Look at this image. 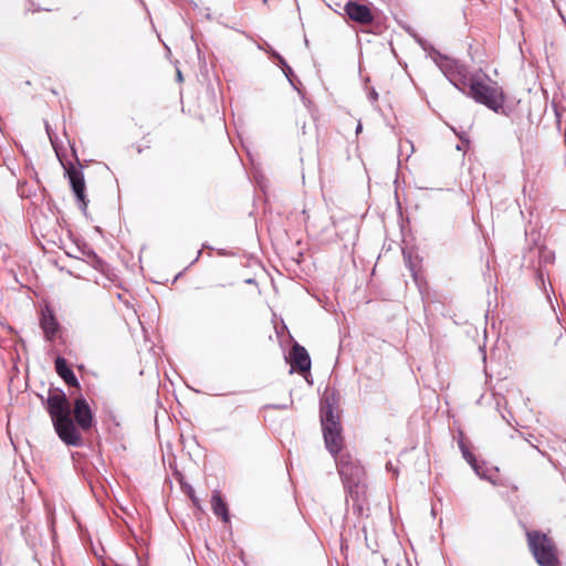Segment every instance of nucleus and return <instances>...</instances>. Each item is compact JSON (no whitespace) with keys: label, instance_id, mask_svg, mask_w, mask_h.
<instances>
[{"label":"nucleus","instance_id":"1","mask_svg":"<svg viewBox=\"0 0 566 566\" xmlns=\"http://www.w3.org/2000/svg\"><path fill=\"white\" fill-rule=\"evenodd\" d=\"M46 410L59 438L67 446H81L82 436L71 417V405L62 391L50 392Z\"/></svg>","mask_w":566,"mask_h":566},{"label":"nucleus","instance_id":"2","mask_svg":"<svg viewBox=\"0 0 566 566\" xmlns=\"http://www.w3.org/2000/svg\"><path fill=\"white\" fill-rule=\"evenodd\" d=\"M338 473L356 509L361 512L367 504L366 473L364 468L348 453L337 460Z\"/></svg>","mask_w":566,"mask_h":566},{"label":"nucleus","instance_id":"3","mask_svg":"<svg viewBox=\"0 0 566 566\" xmlns=\"http://www.w3.org/2000/svg\"><path fill=\"white\" fill-rule=\"evenodd\" d=\"M527 546L539 566H559V553L556 543L539 531L526 532Z\"/></svg>","mask_w":566,"mask_h":566},{"label":"nucleus","instance_id":"4","mask_svg":"<svg viewBox=\"0 0 566 566\" xmlns=\"http://www.w3.org/2000/svg\"><path fill=\"white\" fill-rule=\"evenodd\" d=\"M468 96L494 112L502 109L505 103L504 92L497 83H489L478 76L470 78Z\"/></svg>","mask_w":566,"mask_h":566},{"label":"nucleus","instance_id":"5","mask_svg":"<svg viewBox=\"0 0 566 566\" xmlns=\"http://www.w3.org/2000/svg\"><path fill=\"white\" fill-rule=\"evenodd\" d=\"M231 298V287L227 284L212 283L208 285L201 295L202 304L209 310L221 308Z\"/></svg>","mask_w":566,"mask_h":566},{"label":"nucleus","instance_id":"6","mask_svg":"<svg viewBox=\"0 0 566 566\" xmlns=\"http://www.w3.org/2000/svg\"><path fill=\"white\" fill-rule=\"evenodd\" d=\"M72 190L76 197L80 208L85 211L88 200L85 195V179L81 167L70 165L66 169Z\"/></svg>","mask_w":566,"mask_h":566},{"label":"nucleus","instance_id":"7","mask_svg":"<svg viewBox=\"0 0 566 566\" xmlns=\"http://www.w3.org/2000/svg\"><path fill=\"white\" fill-rule=\"evenodd\" d=\"M73 416L76 428L88 431L94 422V415L86 399L83 396H78L73 403Z\"/></svg>","mask_w":566,"mask_h":566},{"label":"nucleus","instance_id":"8","mask_svg":"<svg viewBox=\"0 0 566 566\" xmlns=\"http://www.w3.org/2000/svg\"><path fill=\"white\" fill-rule=\"evenodd\" d=\"M344 10L352 21L360 25H370L375 20V14L367 4L350 0L345 4Z\"/></svg>","mask_w":566,"mask_h":566},{"label":"nucleus","instance_id":"9","mask_svg":"<svg viewBox=\"0 0 566 566\" xmlns=\"http://www.w3.org/2000/svg\"><path fill=\"white\" fill-rule=\"evenodd\" d=\"M289 359L292 369H295L300 374L310 371L311 358L307 350L303 346L294 344L289 353Z\"/></svg>","mask_w":566,"mask_h":566},{"label":"nucleus","instance_id":"10","mask_svg":"<svg viewBox=\"0 0 566 566\" xmlns=\"http://www.w3.org/2000/svg\"><path fill=\"white\" fill-rule=\"evenodd\" d=\"M40 325L41 328L43 329L45 338L49 340H53L60 329V324L50 308L46 307L45 310L42 311Z\"/></svg>","mask_w":566,"mask_h":566},{"label":"nucleus","instance_id":"11","mask_svg":"<svg viewBox=\"0 0 566 566\" xmlns=\"http://www.w3.org/2000/svg\"><path fill=\"white\" fill-rule=\"evenodd\" d=\"M340 431H342V428H335V429L328 428V429L323 430L326 448L333 454L338 453L342 449L343 438H342Z\"/></svg>","mask_w":566,"mask_h":566},{"label":"nucleus","instance_id":"12","mask_svg":"<svg viewBox=\"0 0 566 566\" xmlns=\"http://www.w3.org/2000/svg\"><path fill=\"white\" fill-rule=\"evenodd\" d=\"M55 370L56 374L71 387L80 388V382L77 381L74 373L67 366L65 358L57 357L55 359Z\"/></svg>","mask_w":566,"mask_h":566},{"label":"nucleus","instance_id":"13","mask_svg":"<svg viewBox=\"0 0 566 566\" xmlns=\"http://www.w3.org/2000/svg\"><path fill=\"white\" fill-rule=\"evenodd\" d=\"M211 509L213 513L221 518L222 522L228 523L230 521L228 505L219 491H214L212 493Z\"/></svg>","mask_w":566,"mask_h":566},{"label":"nucleus","instance_id":"14","mask_svg":"<svg viewBox=\"0 0 566 566\" xmlns=\"http://www.w3.org/2000/svg\"><path fill=\"white\" fill-rule=\"evenodd\" d=\"M321 421L323 430L340 428L339 418L334 413L332 406L324 407L322 409Z\"/></svg>","mask_w":566,"mask_h":566}]
</instances>
